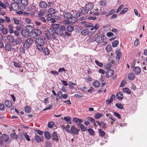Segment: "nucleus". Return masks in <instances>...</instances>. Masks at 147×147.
I'll list each match as a JSON object with an SVG mask.
<instances>
[{
  "mask_svg": "<svg viewBox=\"0 0 147 147\" xmlns=\"http://www.w3.org/2000/svg\"><path fill=\"white\" fill-rule=\"evenodd\" d=\"M45 39V38L44 37L37 38L36 39V42L37 44L36 47L38 50H42V47H43V45L45 41H46Z\"/></svg>",
  "mask_w": 147,
  "mask_h": 147,
  "instance_id": "f257e3e1",
  "label": "nucleus"
},
{
  "mask_svg": "<svg viewBox=\"0 0 147 147\" xmlns=\"http://www.w3.org/2000/svg\"><path fill=\"white\" fill-rule=\"evenodd\" d=\"M33 43L34 40L32 39L28 38L27 39L25 42H23V47L26 49H28Z\"/></svg>",
  "mask_w": 147,
  "mask_h": 147,
  "instance_id": "f03ea898",
  "label": "nucleus"
},
{
  "mask_svg": "<svg viewBox=\"0 0 147 147\" xmlns=\"http://www.w3.org/2000/svg\"><path fill=\"white\" fill-rule=\"evenodd\" d=\"M104 35L103 34H101L99 36H97L95 39L94 41H96L98 43H100L102 42L104 40ZM93 40H92V39L91 38L89 40L90 41H94V39H92Z\"/></svg>",
  "mask_w": 147,
  "mask_h": 147,
  "instance_id": "7ed1b4c3",
  "label": "nucleus"
},
{
  "mask_svg": "<svg viewBox=\"0 0 147 147\" xmlns=\"http://www.w3.org/2000/svg\"><path fill=\"white\" fill-rule=\"evenodd\" d=\"M66 29L65 27L61 25L59 27L57 30H56L57 36L59 35H63V34L64 31H66Z\"/></svg>",
  "mask_w": 147,
  "mask_h": 147,
  "instance_id": "20e7f679",
  "label": "nucleus"
},
{
  "mask_svg": "<svg viewBox=\"0 0 147 147\" xmlns=\"http://www.w3.org/2000/svg\"><path fill=\"white\" fill-rule=\"evenodd\" d=\"M47 32L48 34H49L53 38L54 40L56 39V37L57 36L56 30H55L53 28H50L48 30Z\"/></svg>",
  "mask_w": 147,
  "mask_h": 147,
  "instance_id": "39448f33",
  "label": "nucleus"
},
{
  "mask_svg": "<svg viewBox=\"0 0 147 147\" xmlns=\"http://www.w3.org/2000/svg\"><path fill=\"white\" fill-rule=\"evenodd\" d=\"M41 34V31L39 29H35L34 30L31 34V37L33 38H36L38 36H40Z\"/></svg>",
  "mask_w": 147,
  "mask_h": 147,
  "instance_id": "423d86ee",
  "label": "nucleus"
},
{
  "mask_svg": "<svg viewBox=\"0 0 147 147\" xmlns=\"http://www.w3.org/2000/svg\"><path fill=\"white\" fill-rule=\"evenodd\" d=\"M20 7L17 3H12L11 5V11L13 10L15 11L18 10L20 9Z\"/></svg>",
  "mask_w": 147,
  "mask_h": 147,
  "instance_id": "0eeeda50",
  "label": "nucleus"
},
{
  "mask_svg": "<svg viewBox=\"0 0 147 147\" xmlns=\"http://www.w3.org/2000/svg\"><path fill=\"white\" fill-rule=\"evenodd\" d=\"M70 129L71 130V134L72 133L74 135H76L79 133V130L74 126H72Z\"/></svg>",
  "mask_w": 147,
  "mask_h": 147,
  "instance_id": "6e6552de",
  "label": "nucleus"
},
{
  "mask_svg": "<svg viewBox=\"0 0 147 147\" xmlns=\"http://www.w3.org/2000/svg\"><path fill=\"white\" fill-rule=\"evenodd\" d=\"M63 17L69 20L72 15L70 12L65 11L63 12Z\"/></svg>",
  "mask_w": 147,
  "mask_h": 147,
  "instance_id": "1a4fd4ad",
  "label": "nucleus"
},
{
  "mask_svg": "<svg viewBox=\"0 0 147 147\" xmlns=\"http://www.w3.org/2000/svg\"><path fill=\"white\" fill-rule=\"evenodd\" d=\"M141 71V69L138 67H135L133 69V72L136 75H138Z\"/></svg>",
  "mask_w": 147,
  "mask_h": 147,
  "instance_id": "9d476101",
  "label": "nucleus"
},
{
  "mask_svg": "<svg viewBox=\"0 0 147 147\" xmlns=\"http://www.w3.org/2000/svg\"><path fill=\"white\" fill-rule=\"evenodd\" d=\"M52 137L53 140L57 142L59 141L58 136L57 135V133L55 132H53L52 135Z\"/></svg>",
  "mask_w": 147,
  "mask_h": 147,
  "instance_id": "9b49d317",
  "label": "nucleus"
},
{
  "mask_svg": "<svg viewBox=\"0 0 147 147\" xmlns=\"http://www.w3.org/2000/svg\"><path fill=\"white\" fill-rule=\"evenodd\" d=\"M94 7V4L93 3H89L86 4V8L88 10H91Z\"/></svg>",
  "mask_w": 147,
  "mask_h": 147,
  "instance_id": "f8f14e48",
  "label": "nucleus"
},
{
  "mask_svg": "<svg viewBox=\"0 0 147 147\" xmlns=\"http://www.w3.org/2000/svg\"><path fill=\"white\" fill-rule=\"evenodd\" d=\"M21 34L22 35L25 37H28L29 36V33L26 30H22Z\"/></svg>",
  "mask_w": 147,
  "mask_h": 147,
  "instance_id": "ddd939ff",
  "label": "nucleus"
},
{
  "mask_svg": "<svg viewBox=\"0 0 147 147\" xmlns=\"http://www.w3.org/2000/svg\"><path fill=\"white\" fill-rule=\"evenodd\" d=\"M115 98V95L114 94H112L109 100H107L106 101V103L108 105L111 103L113 101L114 99Z\"/></svg>",
  "mask_w": 147,
  "mask_h": 147,
  "instance_id": "4468645a",
  "label": "nucleus"
},
{
  "mask_svg": "<svg viewBox=\"0 0 147 147\" xmlns=\"http://www.w3.org/2000/svg\"><path fill=\"white\" fill-rule=\"evenodd\" d=\"M78 126L80 127L81 129V130L83 131H86L88 129L82 124L81 123H78L77 124Z\"/></svg>",
  "mask_w": 147,
  "mask_h": 147,
  "instance_id": "2eb2a0df",
  "label": "nucleus"
},
{
  "mask_svg": "<svg viewBox=\"0 0 147 147\" xmlns=\"http://www.w3.org/2000/svg\"><path fill=\"white\" fill-rule=\"evenodd\" d=\"M114 71L112 69L108 71L106 73V77L109 78L112 76L113 74Z\"/></svg>",
  "mask_w": 147,
  "mask_h": 147,
  "instance_id": "dca6fc26",
  "label": "nucleus"
},
{
  "mask_svg": "<svg viewBox=\"0 0 147 147\" xmlns=\"http://www.w3.org/2000/svg\"><path fill=\"white\" fill-rule=\"evenodd\" d=\"M5 106L7 107L10 108L12 106V102L7 100L5 101Z\"/></svg>",
  "mask_w": 147,
  "mask_h": 147,
  "instance_id": "f3484780",
  "label": "nucleus"
},
{
  "mask_svg": "<svg viewBox=\"0 0 147 147\" xmlns=\"http://www.w3.org/2000/svg\"><path fill=\"white\" fill-rule=\"evenodd\" d=\"M26 29L29 33H32L34 30V28L31 26L28 25L26 26Z\"/></svg>",
  "mask_w": 147,
  "mask_h": 147,
  "instance_id": "a211bd4d",
  "label": "nucleus"
},
{
  "mask_svg": "<svg viewBox=\"0 0 147 147\" xmlns=\"http://www.w3.org/2000/svg\"><path fill=\"white\" fill-rule=\"evenodd\" d=\"M79 11H80V12L81 14H86L88 13V10L86 9H85L84 7H82L81 8Z\"/></svg>",
  "mask_w": 147,
  "mask_h": 147,
  "instance_id": "6ab92c4d",
  "label": "nucleus"
},
{
  "mask_svg": "<svg viewBox=\"0 0 147 147\" xmlns=\"http://www.w3.org/2000/svg\"><path fill=\"white\" fill-rule=\"evenodd\" d=\"M39 6L42 8H45L47 7V5L45 1H42L40 3Z\"/></svg>",
  "mask_w": 147,
  "mask_h": 147,
  "instance_id": "aec40b11",
  "label": "nucleus"
},
{
  "mask_svg": "<svg viewBox=\"0 0 147 147\" xmlns=\"http://www.w3.org/2000/svg\"><path fill=\"white\" fill-rule=\"evenodd\" d=\"M1 137L3 141L5 142H7L9 140V137L6 134H3L1 136Z\"/></svg>",
  "mask_w": 147,
  "mask_h": 147,
  "instance_id": "412c9836",
  "label": "nucleus"
},
{
  "mask_svg": "<svg viewBox=\"0 0 147 147\" xmlns=\"http://www.w3.org/2000/svg\"><path fill=\"white\" fill-rule=\"evenodd\" d=\"M123 96L121 92H119L117 94L116 98L119 100H121L123 98Z\"/></svg>",
  "mask_w": 147,
  "mask_h": 147,
  "instance_id": "4be33fe9",
  "label": "nucleus"
},
{
  "mask_svg": "<svg viewBox=\"0 0 147 147\" xmlns=\"http://www.w3.org/2000/svg\"><path fill=\"white\" fill-rule=\"evenodd\" d=\"M42 50H40V51H42L44 54L46 55H49V51L47 48L42 47Z\"/></svg>",
  "mask_w": 147,
  "mask_h": 147,
  "instance_id": "5701e85b",
  "label": "nucleus"
},
{
  "mask_svg": "<svg viewBox=\"0 0 147 147\" xmlns=\"http://www.w3.org/2000/svg\"><path fill=\"white\" fill-rule=\"evenodd\" d=\"M77 20L78 19L76 17H73L72 15L71 17H70L68 20H69L70 22L75 23L77 22Z\"/></svg>",
  "mask_w": 147,
  "mask_h": 147,
  "instance_id": "b1692460",
  "label": "nucleus"
},
{
  "mask_svg": "<svg viewBox=\"0 0 147 147\" xmlns=\"http://www.w3.org/2000/svg\"><path fill=\"white\" fill-rule=\"evenodd\" d=\"M135 78V75L132 73H130L128 75V78L129 80H134Z\"/></svg>",
  "mask_w": 147,
  "mask_h": 147,
  "instance_id": "393cba45",
  "label": "nucleus"
},
{
  "mask_svg": "<svg viewBox=\"0 0 147 147\" xmlns=\"http://www.w3.org/2000/svg\"><path fill=\"white\" fill-rule=\"evenodd\" d=\"M44 135L45 138L47 140H49L51 138V136L49 132L48 131H46L44 133Z\"/></svg>",
  "mask_w": 147,
  "mask_h": 147,
  "instance_id": "a878e982",
  "label": "nucleus"
},
{
  "mask_svg": "<svg viewBox=\"0 0 147 147\" xmlns=\"http://www.w3.org/2000/svg\"><path fill=\"white\" fill-rule=\"evenodd\" d=\"M71 118L70 117L65 116L64 117L63 120L65 121L66 122L69 124H71L72 123L71 121Z\"/></svg>",
  "mask_w": 147,
  "mask_h": 147,
  "instance_id": "bb28decb",
  "label": "nucleus"
},
{
  "mask_svg": "<svg viewBox=\"0 0 147 147\" xmlns=\"http://www.w3.org/2000/svg\"><path fill=\"white\" fill-rule=\"evenodd\" d=\"M73 120L74 122H76V123H82L83 121L82 119H79L76 117H75L73 118Z\"/></svg>",
  "mask_w": 147,
  "mask_h": 147,
  "instance_id": "cd10ccee",
  "label": "nucleus"
},
{
  "mask_svg": "<svg viewBox=\"0 0 147 147\" xmlns=\"http://www.w3.org/2000/svg\"><path fill=\"white\" fill-rule=\"evenodd\" d=\"M87 130L90 135L92 136H94L95 135V132L92 129L90 128L88 129Z\"/></svg>",
  "mask_w": 147,
  "mask_h": 147,
  "instance_id": "c85d7f7f",
  "label": "nucleus"
},
{
  "mask_svg": "<svg viewBox=\"0 0 147 147\" xmlns=\"http://www.w3.org/2000/svg\"><path fill=\"white\" fill-rule=\"evenodd\" d=\"M7 39L8 40L9 42H13L14 39L12 36L8 35L7 37Z\"/></svg>",
  "mask_w": 147,
  "mask_h": 147,
  "instance_id": "c756f323",
  "label": "nucleus"
},
{
  "mask_svg": "<svg viewBox=\"0 0 147 147\" xmlns=\"http://www.w3.org/2000/svg\"><path fill=\"white\" fill-rule=\"evenodd\" d=\"M100 84V82L98 81H96L93 82L92 85L94 87H98Z\"/></svg>",
  "mask_w": 147,
  "mask_h": 147,
  "instance_id": "7c9ffc66",
  "label": "nucleus"
},
{
  "mask_svg": "<svg viewBox=\"0 0 147 147\" xmlns=\"http://www.w3.org/2000/svg\"><path fill=\"white\" fill-rule=\"evenodd\" d=\"M99 135L101 137L104 136L105 135V132L103 130L101 129H99L98 131Z\"/></svg>",
  "mask_w": 147,
  "mask_h": 147,
  "instance_id": "2f4dec72",
  "label": "nucleus"
},
{
  "mask_svg": "<svg viewBox=\"0 0 147 147\" xmlns=\"http://www.w3.org/2000/svg\"><path fill=\"white\" fill-rule=\"evenodd\" d=\"M34 138L36 142L38 143L40 142L41 141V138L38 135H36Z\"/></svg>",
  "mask_w": 147,
  "mask_h": 147,
  "instance_id": "473e14b6",
  "label": "nucleus"
},
{
  "mask_svg": "<svg viewBox=\"0 0 147 147\" xmlns=\"http://www.w3.org/2000/svg\"><path fill=\"white\" fill-rule=\"evenodd\" d=\"M103 116V114L101 113H96L94 115V117L96 119H99Z\"/></svg>",
  "mask_w": 147,
  "mask_h": 147,
  "instance_id": "72a5a7b5",
  "label": "nucleus"
},
{
  "mask_svg": "<svg viewBox=\"0 0 147 147\" xmlns=\"http://www.w3.org/2000/svg\"><path fill=\"white\" fill-rule=\"evenodd\" d=\"M123 91L124 92L127 93L128 94H130L131 93L130 90L127 88H124L123 90Z\"/></svg>",
  "mask_w": 147,
  "mask_h": 147,
  "instance_id": "f704fd0d",
  "label": "nucleus"
},
{
  "mask_svg": "<svg viewBox=\"0 0 147 147\" xmlns=\"http://www.w3.org/2000/svg\"><path fill=\"white\" fill-rule=\"evenodd\" d=\"M12 47L11 45L9 44H6L5 46V49L6 50L8 51H10L11 50Z\"/></svg>",
  "mask_w": 147,
  "mask_h": 147,
  "instance_id": "c9c22d12",
  "label": "nucleus"
},
{
  "mask_svg": "<svg viewBox=\"0 0 147 147\" xmlns=\"http://www.w3.org/2000/svg\"><path fill=\"white\" fill-rule=\"evenodd\" d=\"M117 57L116 58V59L117 61H119L121 56V52L120 51L118 52L117 53Z\"/></svg>",
  "mask_w": 147,
  "mask_h": 147,
  "instance_id": "e433bc0d",
  "label": "nucleus"
},
{
  "mask_svg": "<svg viewBox=\"0 0 147 147\" xmlns=\"http://www.w3.org/2000/svg\"><path fill=\"white\" fill-rule=\"evenodd\" d=\"M10 136L11 138L14 139H16L18 138V136L16 133H11L10 134Z\"/></svg>",
  "mask_w": 147,
  "mask_h": 147,
  "instance_id": "4c0bfd02",
  "label": "nucleus"
},
{
  "mask_svg": "<svg viewBox=\"0 0 147 147\" xmlns=\"http://www.w3.org/2000/svg\"><path fill=\"white\" fill-rule=\"evenodd\" d=\"M52 26L53 28L55 29V30H57L60 26L59 24H53Z\"/></svg>",
  "mask_w": 147,
  "mask_h": 147,
  "instance_id": "58836bf2",
  "label": "nucleus"
},
{
  "mask_svg": "<svg viewBox=\"0 0 147 147\" xmlns=\"http://www.w3.org/2000/svg\"><path fill=\"white\" fill-rule=\"evenodd\" d=\"M119 41L117 40H115L114 41L112 44V47H116L118 45Z\"/></svg>",
  "mask_w": 147,
  "mask_h": 147,
  "instance_id": "ea45409f",
  "label": "nucleus"
},
{
  "mask_svg": "<svg viewBox=\"0 0 147 147\" xmlns=\"http://www.w3.org/2000/svg\"><path fill=\"white\" fill-rule=\"evenodd\" d=\"M116 106L119 109H123V105L120 103H117L115 104Z\"/></svg>",
  "mask_w": 147,
  "mask_h": 147,
  "instance_id": "a19ab883",
  "label": "nucleus"
},
{
  "mask_svg": "<svg viewBox=\"0 0 147 147\" xmlns=\"http://www.w3.org/2000/svg\"><path fill=\"white\" fill-rule=\"evenodd\" d=\"M21 3L23 5L26 6L28 5V2L27 0H21Z\"/></svg>",
  "mask_w": 147,
  "mask_h": 147,
  "instance_id": "79ce46f5",
  "label": "nucleus"
},
{
  "mask_svg": "<svg viewBox=\"0 0 147 147\" xmlns=\"http://www.w3.org/2000/svg\"><path fill=\"white\" fill-rule=\"evenodd\" d=\"M106 51L107 52H110L112 50V47L110 45H108L106 48Z\"/></svg>",
  "mask_w": 147,
  "mask_h": 147,
  "instance_id": "37998d69",
  "label": "nucleus"
},
{
  "mask_svg": "<svg viewBox=\"0 0 147 147\" xmlns=\"http://www.w3.org/2000/svg\"><path fill=\"white\" fill-rule=\"evenodd\" d=\"M54 124L55 123L53 121L49 122L48 124V127L50 128H51L54 125Z\"/></svg>",
  "mask_w": 147,
  "mask_h": 147,
  "instance_id": "c03bdc74",
  "label": "nucleus"
},
{
  "mask_svg": "<svg viewBox=\"0 0 147 147\" xmlns=\"http://www.w3.org/2000/svg\"><path fill=\"white\" fill-rule=\"evenodd\" d=\"M48 12L51 14H55L56 11L53 8H50L48 10Z\"/></svg>",
  "mask_w": 147,
  "mask_h": 147,
  "instance_id": "a18cd8bd",
  "label": "nucleus"
},
{
  "mask_svg": "<svg viewBox=\"0 0 147 147\" xmlns=\"http://www.w3.org/2000/svg\"><path fill=\"white\" fill-rule=\"evenodd\" d=\"M115 12V10L114 9H112L109 12L107 13V15H106V17L113 14Z\"/></svg>",
  "mask_w": 147,
  "mask_h": 147,
  "instance_id": "49530a36",
  "label": "nucleus"
},
{
  "mask_svg": "<svg viewBox=\"0 0 147 147\" xmlns=\"http://www.w3.org/2000/svg\"><path fill=\"white\" fill-rule=\"evenodd\" d=\"M74 29V28L72 26H68L67 28V30L68 32H71L73 31Z\"/></svg>",
  "mask_w": 147,
  "mask_h": 147,
  "instance_id": "de8ad7c7",
  "label": "nucleus"
},
{
  "mask_svg": "<svg viewBox=\"0 0 147 147\" xmlns=\"http://www.w3.org/2000/svg\"><path fill=\"white\" fill-rule=\"evenodd\" d=\"M8 28L9 31V32L10 33H12L14 32V30L13 29V26L11 25H9L8 26Z\"/></svg>",
  "mask_w": 147,
  "mask_h": 147,
  "instance_id": "09e8293b",
  "label": "nucleus"
},
{
  "mask_svg": "<svg viewBox=\"0 0 147 147\" xmlns=\"http://www.w3.org/2000/svg\"><path fill=\"white\" fill-rule=\"evenodd\" d=\"M99 4L101 6H104L106 4V2L103 0H102L99 2Z\"/></svg>",
  "mask_w": 147,
  "mask_h": 147,
  "instance_id": "8fccbe9b",
  "label": "nucleus"
},
{
  "mask_svg": "<svg viewBox=\"0 0 147 147\" xmlns=\"http://www.w3.org/2000/svg\"><path fill=\"white\" fill-rule=\"evenodd\" d=\"M95 62L98 66L100 67H102L103 65V64L102 63L99 62L97 60H95Z\"/></svg>",
  "mask_w": 147,
  "mask_h": 147,
  "instance_id": "3c124183",
  "label": "nucleus"
},
{
  "mask_svg": "<svg viewBox=\"0 0 147 147\" xmlns=\"http://www.w3.org/2000/svg\"><path fill=\"white\" fill-rule=\"evenodd\" d=\"M128 8H124L122 11L120 13V15H122L124 13L128 11Z\"/></svg>",
  "mask_w": 147,
  "mask_h": 147,
  "instance_id": "603ef678",
  "label": "nucleus"
},
{
  "mask_svg": "<svg viewBox=\"0 0 147 147\" xmlns=\"http://www.w3.org/2000/svg\"><path fill=\"white\" fill-rule=\"evenodd\" d=\"M86 119L88 121H90L92 123H94L95 122V120L94 119L89 117H87Z\"/></svg>",
  "mask_w": 147,
  "mask_h": 147,
  "instance_id": "864d4df0",
  "label": "nucleus"
},
{
  "mask_svg": "<svg viewBox=\"0 0 147 147\" xmlns=\"http://www.w3.org/2000/svg\"><path fill=\"white\" fill-rule=\"evenodd\" d=\"M19 51L20 52L21 54H23L24 53L25 49L24 47H20L19 48Z\"/></svg>",
  "mask_w": 147,
  "mask_h": 147,
  "instance_id": "5fc2aeb1",
  "label": "nucleus"
},
{
  "mask_svg": "<svg viewBox=\"0 0 147 147\" xmlns=\"http://www.w3.org/2000/svg\"><path fill=\"white\" fill-rule=\"evenodd\" d=\"M13 20L14 22V23L17 25L19 24L20 22L19 20L16 18H13Z\"/></svg>",
  "mask_w": 147,
  "mask_h": 147,
  "instance_id": "6e6d98bb",
  "label": "nucleus"
},
{
  "mask_svg": "<svg viewBox=\"0 0 147 147\" xmlns=\"http://www.w3.org/2000/svg\"><path fill=\"white\" fill-rule=\"evenodd\" d=\"M25 111L28 113H29L31 111L30 108L29 106L26 107L25 108Z\"/></svg>",
  "mask_w": 147,
  "mask_h": 147,
  "instance_id": "4d7b16f0",
  "label": "nucleus"
},
{
  "mask_svg": "<svg viewBox=\"0 0 147 147\" xmlns=\"http://www.w3.org/2000/svg\"><path fill=\"white\" fill-rule=\"evenodd\" d=\"M57 96L60 98H62V96H63V94L62 92H61V91H59L57 92Z\"/></svg>",
  "mask_w": 147,
  "mask_h": 147,
  "instance_id": "13d9d810",
  "label": "nucleus"
},
{
  "mask_svg": "<svg viewBox=\"0 0 147 147\" xmlns=\"http://www.w3.org/2000/svg\"><path fill=\"white\" fill-rule=\"evenodd\" d=\"M113 114L115 116L117 117L119 119H120L121 118V116L118 113H117L116 112H114L113 113Z\"/></svg>",
  "mask_w": 147,
  "mask_h": 147,
  "instance_id": "bf43d9fd",
  "label": "nucleus"
},
{
  "mask_svg": "<svg viewBox=\"0 0 147 147\" xmlns=\"http://www.w3.org/2000/svg\"><path fill=\"white\" fill-rule=\"evenodd\" d=\"M24 136L26 139V140L28 141H30V138L29 136L26 133L25 134H24Z\"/></svg>",
  "mask_w": 147,
  "mask_h": 147,
  "instance_id": "052dcab7",
  "label": "nucleus"
},
{
  "mask_svg": "<svg viewBox=\"0 0 147 147\" xmlns=\"http://www.w3.org/2000/svg\"><path fill=\"white\" fill-rule=\"evenodd\" d=\"M1 31L2 33L3 34H7L8 32L7 29L4 28H3L1 30Z\"/></svg>",
  "mask_w": 147,
  "mask_h": 147,
  "instance_id": "680f3d73",
  "label": "nucleus"
},
{
  "mask_svg": "<svg viewBox=\"0 0 147 147\" xmlns=\"http://www.w3.org/2000/svg\"><path fill=\"white\" fill-rule=\"evenodd\" d=\"M34 131L37 133L38 134L40 135H42L43 134V132L40 130L37 129H35Z\"/></svg>",
  "mask_w": 147,
  "mask_h": 147,
  "instance_id": "e2e57ef3",
  "label": "nucleus"
},
{
  "mask_svg": "<svg viewBox=\"0 0 147 147\" xmlns=\"http://www.w3.org/2000/svg\"><path fill=\"white\" fill-rule=\"evenodd\" d=\"M13 65L15 67H20L21 66L19 63L15 61L13 62Z\"/></svg>",
  "mask_w": 147,
  "mask_h": 147,
  "instance_id": "0e129e2a",
  "label": "nucleus"
},
{
  "mask_svg": "<svg viewBox=\"0 0 147 147\" xmlns=\"http://www.w3.org/2000/svg\"><path fill=\"white\" fill-rule=\"evenodd\" d=\"M88 33V31L86 30H83L81 34L84 35H86Z\"/></svg>",
  "mask_w": 147,
  "mask_h": 147,
  "instance_id": "69168bd1",
  "label": "nucleus"
},
{
  "mask_svg": "<svg viewBox=\"0 0 147 147\" xmlns=\"http://www.w3.org/2000/svg\"><path fill=\"white\" fill-rule=\"evenodd\" d=\"M16 28L17 30L20 31L22 28V25H19V26L17 25V26H16Z\"/></svg>",
  "mask_w": 147,
  "mask_h": 147,
  "instance_id": "338daca9",
  "label": "nucleus"
},
{
  "mask_svg": "<svg viewBox=\"0 0 147 147\" xmlns=\"http://www.w3.org/2000/svg\"><path fill=\"white\" fill-rule=\"evenodd\" d=\"M123 4L121 5L118 8V9L117 10L116 13H117L119 12L121 9L123 7Z\"/></svg>",
  "mask_w": 147,
  "mask_h": 147,
  "instance_id": "774afa93",
  "label": "nucleus"
}]
</instances>
